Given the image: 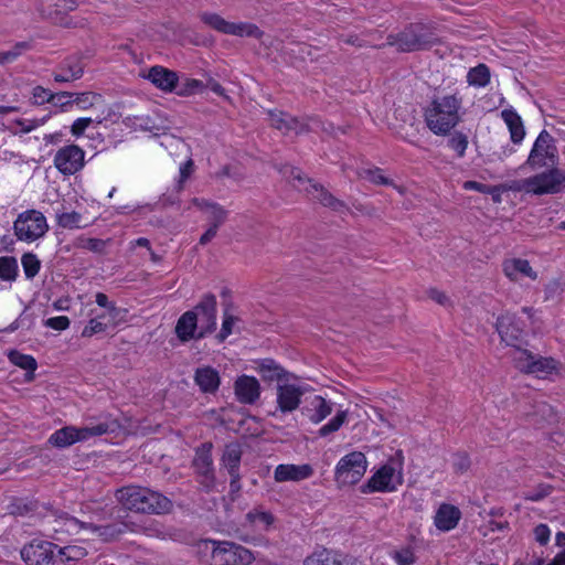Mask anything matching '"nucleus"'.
I'll return each instance as SVG.
<instances>
[{
	"label": "nucleus",
	"mask_w": 565,
	"mask_h": 565,
	"mask_svg": "<svg viewBox=\"0 0 565 565\" xmlns=\"http://www.w3.org/2000/svg\"><path fill=\"white\" fill-rule=\"evenodd\" d=\"M461 109L459 94L435 96L423 110L426 127L436 136H449L461 121Z\"/></svg>",
	"instance_id": "nucleus-1"
},
{
	"label": "nucleus",
	"mask_w": 565,
	"mask_h": 565,
	"mask_svg": "<svg viewBox=\"0 0 565 565\" xmlns=\"http://www.w3.org/2000/svg\"><path fill=\"white\" fill-rule=\"evenodd\" d=\"M117 502L136 513L163 514L172 510V501L149 488L129 484L115 491Z\"/></svg>",
	"instance_id": "nucleus-2"
},
{
	"label": "nucleus",
	"mask_w": 565,
	"mask_h": 565,
	"mask_svg": "<svg viewBox=\"0 0 565 565\" xmlns=\"http://www.w3.org/2000/svg\"><path fill=\"white\" fill-rule=\"evenodd\" d=\"M118 428V423L115 419L106 418L98 424H89L83 427L65 426L54 431L49 443L57 448L70 447L76 443H84L93 437L103 436L115 431Z\"/></svg>",
	"instance_id": "nucleus-3"
},
{
	"label": "nucleus",
	"mask_w": 565,
	"mask_h": 565,
	"mask_svg": "<svg viewBox=\"0 0 565 565\" xmlns=\"http://www.w3.org/2000/svg\"><path fill=\"white\" fill-rule=\"evenodd\" d=\"M309 391V386L302 383L296 375L279 383L275 387V409L269 415L276 419H284L296 412L302 401V396Z\"/></svg>",
	"instance_id": "nucleus-4"
},
{
	"label": "nucleus",
	"mask_w": 565,
	"mask_h": 565,
	"mask_svg": "<svg viewBox=\"0 0 565 565\" xmlns=\"http://www.w3.org/2000/svg\"><path fill=\"white\" fill-rule=\"evenodd\" d=\"M437 39L422 23H413L397 34L387 36V45L396 46L401 52L426 50L435 44Z\"/></svg>",
	"instance_id": "nucleus-5"
},
{
	"label": "nucleus",
	"mask_w": 565,
	"mask_h": 565,
	"mask_svg": "<svg viewBox=\"0 0 565 565\" xmlns=\"http://www.w3.org/2000/svg\"><path fill=\"white\" fill-rule=\"evenodd\" d=\"M280 172L288 179L292 180L294 185L301 191L307 192L312 199L319 201L323 206L330 207L333 211L342 212L348 210L344 202L333 196L321 184L316 183L313 180L307 178L298 168L285 166Z\"/></svg>",
	"instance_id": "nucleus-6"
},
{
	"label": "nucleus",
	"mask_w": 565,
	"mask_h": 565,
	"mask_svg": "<svg viewBox=\"0 0 565 565\" xmlns=\"http://www.w3.org/2000/svg\"><path fill=\"white\" fill-rule=\"evenodd\" d=\"M49 231L45 215L38 210L31 209L18 214L13 222V234L19 242L32 244Z\"/></svg>",
	"instance_id": "nucleus-7"
},
{
	"label": "nucleus",
	"mask_w": 565,
	"mask_h": 565,
	"mask_svg": "<svg viewBox=\"0 0 565 565\" xmlns=\"http://www.w3.org/2000/svg\"><path fill=\"white\" fill-rule=\"evenodd\" d=\"M205 548H211L213 565H248L255 557L253 553L233 542L205 541Z\"/></svg>",
	"instance_id": "nucleus-8"
},
{
	"label": "nucleus",
	"mask_w": 565,
	"mask_h": 565,
	"mask_svg": "<svg viewBox=\"0 0 565 565\" xmlns=\"http://www.w3.org/2000/svg\"><path fill=\"white\" fill-rule=\"evenodd\" d=\"M366 457L361 451H352L342 457L337 463L334 478L341 486L358 483L366 472Z\"/></svg>",
	"instance_id": "nucleus-9"
},
{
	"label": "nucleus",
	"mask_w": 565,
	"mask_h": 565,
	"mask_svg": "<svg viewBox=\"0 0 565 565\" xmlns=\"http://www.w3.org/2000/svg\"><path fill=\"white\" fill-rule=\"evenodd\" d=\"M201 21L213 30L241 38H255L260 39L263 35L262 30L254 23L249 22H230L223 19L220 14L213 12H202L200 14Z\"/></svg>",
	"instance_id": "nucleus-10"
},
{
	"label": "nucleus",
	"mask_w": 565,
	"mask_h": 565,
	"mask_svg": "<svg viewBox=\"0 0 565 565\" xmlns=\"http://www.w3.org/2000/svg\"><path fill=\"white\" fill-rule=\"evenodd\" d=\"M514 366L523 373L544 376L557 370L558 362L553 358L535 355L525 349H516L511 353Z\"/></svg>",
	"instance_id": "nucleus-11"
},
{
	"label": "nucleus",
	"mask_w": 565,
	"mask_h": 565,
	"mask_svg": "<svg viewBox=\"0 0 565 565\" xmlns=\"http://www.w3.org/2000/svg\"><path fill=\"white\" fill-rule=\"evenodd\" d=\"M558 159V151L554 138L546 130L537 136L530 151L526 164L531 168L554 166Z\"/></svg>",
	"instance_id": "nucleus-12"
},
{
	"label": "nucleus",
	"mask_w": 565,
	"mask_h": 565,
	"mask_svg": "<svg viewBox=\"0 0 565 565\" xmlns=\"http://www.w3.org/2000/svg\"><path fill=\"white\" fill-rule=\"evenodd\" d=\"M57 171L64 175H73L85 166V151L77 145H67L60 148L53 159Z\"/></svg>",
	"instance_id": "nucleus-13"
},
{
	"label": "nucleus",
	"mask_w": 565,
	"mask_h": 565,
	"mask_svg": "<svg viewBox=\"0 0 565 565\" xmlns=\"http://www.w3.org/2000/svg\"><path fill=\"white\" fill-rule=\"evenodd\" d=\"M403 482V476L401 471L391 465H384L380 468L367 481L365 486L366 492H392L395 491L398 486Z\"/></svg>",
	"instance_id": "nucleus-14"
},
{
	"label": "nucleus",
	"mask_w": 565,
	"mask_h": 565,
	"mask_svg": "<svg viewBox=\"0 0 565 565\" xmlns=\"http://www.w3.org/2000/svg\"><path fill=\"white\" fill-rule=\"evenodd\" d=\"M529 184L532 185V194L542 195L557 193L565 188V172L554 168L530 177Z\"/></svg>",
	"instance_id": "nucleus-15"
},
{
	"label": "nucleus",
	"mask_w": 565,
	"mask_h": 565,
	"mask_svg": "<svg viewBox=\"0 0 565 565\" xmlns=\"http://www.w3.org/2000/svg\"><path fill=\"white\" fill-rule=\"evenodd\" d=\"M192 311L198 315L199 337H205L216 329L217 301L214 295H204Z\"/></svg>",
	"instance_id": "nucleus-16"
},
{
	"label": "nucleus",
	"mask_w": 565,
	"mask_h": 565,
	"mask_svg": "<svg viewBox=\"0 0 565 565\" xmlns=\"http://www.w3.org/2000/svg\"><path fill=\"white\" fill-rule=\"evenodd\" d=\"M303 565H361V563L340 551L318 546L303 559Z\"/></svg>",
	"instance_id": "nucleus-17"
},
{
	"label": "nucleus",
	"mask_w": 565,
	"mask_h": 565,
	"mask_svg": "<svg viewBox=\"0 0 565 565\" xmlns=\"http://www.w3.org/2000/svg\"><path fill=\"white\" fill-rule=\"evenodd\" d=\"M193 466L200 476V483L207 490L214 486L215 477L212 459V444H202L195 452Z\"/></svg>",
	"instance_id": "nucleus-18"
},
{
	"label": "nucleus",
	"mask_w": 565,
	"mask_h": 565,
	"mask_svg": "<svg viewBox=\"0 0 565 565\" xmlns=\"http://www.w3.org/2000/svg\"><path fill=\"white\" fill-rule=\"evenodd\" d=\"M85 64L83 57L77 54L66 56L53 71L55 83H71L79 79L84 74Z\"/></svg>",
	"instance_id": "nucleus-19"
},
{
	"label": "nucleus",
	"mask_w": 565,
	"mask_h": 565,
	"mask_svg": "<svg viewBox=\"0 0 565 565\" xmlns=\"http://www.w3.org/2000/svg\"><path fill=\"white\" fill-rule=\"evenodd\" d=\"M267 115L270 126L282 131L284 134H288L290 131H294L295 134H301L309 129H315V126L318 125L317 120H312L310 126L302 124L297 118L291 117L281 110H268Z\"/></svg>",
	"instance_id": "nucleus-20"
},
{
	"label": "nucleus",
	"mask_w": 565,
	"mask_h": 565,
	"mask_svg": "<svg viewBox=\"0 0 565 565\" xmlns=\"http://www.w3.org/2000/svg\"><path fill=\"white\" fill-rule=\"evenodd\" d=\"M234 393L239 403L253 405L259 399L262 387L256 377L241 375L234 382Z\"/></svg>",
	"instance_id": "nucleus-21"
},
{
	"label": "nucleus",
	"mask_w": 565,
	"mask_h": 565,
	"mask_svg": "<svg viewBox=\"0 0 565 565\" xmlns=\"http://www.w3.org/2000/svg\"><path fill=\"white\" fill-rule=\"evenodd\" d=\"M145 78L151 82L158 89L164 93L173 92L179 83L178 73L160 65L150 67L142 74Z\"/></svg>",
	"instance_id": "nucleus-22"
},
{
	"label": "nucleus",
	"mask_w": 565,
	"mask_h": 565,
	"mask_svg": "<svg viewBox=\"0 0 565 565\" xmlns=\"http://www.w3.org/2000/svg\"><path fill=\"white\" fill-rule=\"evenodd\" d=\"M502 270L507 278L516 282L526 277L532 280L537 279V273L532 268L527 259L508 258L502 263Z\"/></svg>",
	"instance_id": "nucleus-23"
},
{
	"label": "nucleus",
	"mask_w": 565,
	"mask_h": 565,
	"mask_svg": "<svg viewBox=\"0 0 565 565\" xmlns=\"http://www.w3.org/2000/svg\"><path fill=\"white\" fill-rule=\"evenodd\" d=\"M174 332L177 338L181 342H189L191 340L202 339L203 337H199L200 326L198 322V315L194 311H185L178 319Z\"/></svg>",
	"instance_id": "nucleus-24"
},
{
	"label": "nucleus",
	"mask_w": 565,
	"mask_h": 565,
	"mask_svg": "<svg viewBox=\"0 0 565 565\" xmlns=\"http://www.w3.org/2000/svg\"><path fill=\"white\" fill-rule=\"evenodd\" d=\"M313 475V468L309 463L303 465H278L274 471V479L277 482L301 481Z\"/></svg>",
	"instance_id": "nucleus-25"
},
{
	"label": "nucleus",
	"mask_w": 565,
	"mask_h": 565,
	"mask_svg": "<svg viewBox=\"0 0 565 565\" xmlns=\"http://www.w3.org/2000/svg\"><path fill=\"white\" fill-rule=\"evenodd\" d=\"M52 551H54L53 543H31L21 550V557L28 565H47Z\"/></svg>",
	"instance_id": "nucleus-26"
},
{
	"label": "nucleus",
	"mask_w": 565,
	"mask_h": 565,
	"mask_svg": "<svg viewBox=\"0 0 565 565\" xmlns=\"http://www.w3.org/2000/svg\"><path fill=\"white\" fill-rule=\"evenodd\" d=\"M497 330L508 345L521 349L519 343L523 337V330L515 323L514 318L511 316H502L497 321Z\"/></svg>",
	"instance_id": "nucleus-27"
},
{
	"label": "nucleus",
	"mask_w": 565,
	"mask_h": 565,
	"mask_svg": "<svg viewBox=\"0 0 565 565\" xmlns=\"http://www.w3.org/2000/svg\"><path fill=\"white\" fill-rule=\"evenodd\" d=\"M242 458V449L241 446L236 443H232L225 446L223 456H222V465L227 469L231 476V487L238 488L239 481V463Z\"/></svg>",
	"instance_id": "nucleus-28"
},
{
	"label": "nucleus",
	"mask_w": 565,
	"mask_h": 565,
	"mask_svg": "<svg viewBox=\"0 0 565 565\" xmlns=\"http://www.w3.org/2000/svg\"><path fill=\"white\" fill-rule=\"evenodd\" d=\"M89 529L104 542H113L127 532H135V523L132 522H114L105 525L89 524Z\"/></svg>",
	"instance_id": "nucleus-29"
},
{
	"label": "nucleus",
	"mask_w": 565,
	"mask_h": 565,
	"mask_svg": "<svg viewBox=\"0 0 565 565\" xmlns=\"http://www.w3.org/2000/svg\"><path fill=\"white\" fill-rule=\"evenodd\" d=\"M460 519L461 512L457 507L443 503L435 514L434 523L438 530L448 532L458 525Z\"/></svg>",
	"instance_id": "nucleus-30"
},
{
	"label": "nucleus",
	"mask_w": 565,
	"mask_h": 565,
	"mask_svg": "<svg viewBox=\"0 0 565 565\" xmlns=\"http://www.w3.org/2000/svg\"><path fill=\"white\" fill-rule=\"evenodd\" d=\"M256 371L260 374L265 382H276V385L289 380L295 374L287 372L274 360L265 359L257 363Z\"/></svg>",
	"instance_id": "nucleus-31"
},
{
	"label": "nucleus",
	"mask_w": 565,
	"mask_h": 565,
	"mask_svg": "<svg viewBox=\"0 0 565 565\" xmlns=\"http://www.w3.org/2000/svg\"><path fill=\"white\" fill-rule=\"evenodd\" d=\"M194 382L203 393H215L221 384L218 372L212 366L196 369Z\"/></svg>",
	"instance_id": "nucleus-32"
},
{
	"label": "nucleus",
	"mask_w": 565,
	"mask_h": 565,
	"mask_svg": "<svg viewBox=\"0 0 565 565\" xmlns=\"http://www.w3.org/2000/svg\"><path fill=\"white\" fill-rule=\"evenodd\" d=\"M192 204L206 214L210 225L220 227L227 217V211L215 202H209L204 199H193Z\"/></svg>",
	"instance_id": "nucleus-33"
},
{
	"label": "nucleus",
	"mask_w": 565,
	"mask_h": 565,
	"mask_svg": "<svg viewBox=\"0 0 565 565\" xmlns=\"http://www.w3.org/2000/svg\"><path fill=\"white\" fill-rule=\"evenodd\" d=\"M501 117L509 128L511 140L514 143H520L525 136L523 121L514 109H504Z\"/></svg>",
	"instance_id": "nucleus-34"
},
{
	"label": "nucleus",
	"mask_w": 565,
	"mask_h": 565,
	"mask_svg": "<svg viewBox=\"0 0 565 565\" xmlns=\"http://www.w3.org/2000/svg\"><path fill=\"white\" fill-rule=\"evenodd\" d=\"M75 2L73 0H40L41 13L50 19L64 11L73 10Z\"/></svg>",
	"instance_id": "nucleus-35"
},
{
	"label": "nucleus",
	"mask_w": 565,
	"mask_h": 565,
	"mask_svg": "<svg viewBox=\"0 0 565 565\" xmlns=\"http://www.w3.org/2000/svg\"><path fill=\"white\" fill-rule=\"evenodd\" d=\"M310 405L311 408L309 411L311 414L309 418L313 424L321 423L332 413V403L328 402L322 396L316 395Z\"/></svg>",
	"instance_id": "nucleus-36"
},
{
	"label": "nucleus",
	"mask_w": 565,
	"mask_h": 565,
	"mask_svg": "<svg viewBox=\"0 0 565 565\" xmlns=\"http://www.w3.org/2000/svg\"><path fill=\"white\" fill-rule=\"evenodd\" d=\"M31 41L17 42L8 51L0 52V65L11 64L17 61L22 54L32 50Z\"/></svg>",
	"instance_id": "nucleus-37"
},
{
	"label": "nucleus",
	"mask_w": 565,
	"mask_h": 565,
	"mask_svg": "<svg viewBox=\"0 0 565 565\" xmlns=\"http://www.w3.org/2000/svg\"><path fill=\"white\" fill-rule=\"evenodd\" d=\"M467 82L471 86L484 87L490 82V71L487 65L479 64L467 74Z\"/></svg>",
	"instance_id": "nucleus-38"
},
{
	"label": "nucleus",
	"mask_w": 565,
	"mask_h": 565,
	"mask_svg": "<svg viewBox=\"0 0 565 565\" xmlns=\"http://www.w3.org/2000/svg\"><path fill=\"white\" fill-rule=\"evenodd\" d=\"M247 521L259 530H268L274 523V515L269 512L254 509L246 514Z\"/></svg>",
	"instance_id": "nucleus-39"
},
{
	"label": "nucleus",
	"mask_w": 565,
	"mask_h": 565,
	"mask_svg": "<svg viewBox=\"0 0 565 565\" xmlns=\"http://www.w3.org/2000/svg\"><path fill=\"white\" fill-rule=\"evenodd\" d=\"M19 267L14 257H0V279L4 281H14L18 277Z\"/></svg>",
	"instance_id": "nucleus-40"
},
{
	"label": "nucleus",
	"mask_w": 565,
	"mask_h": 565,
	"mask_svg": "<svg viewBox=\"0 0 565 565\" xmlns=\"http://www.w3.org/2000/svg\"><path fill=\"white\" fill-rule=\"evenodd\" d=\"M47 117L33 119H15L11 122L10 130L18 134H28L45 124Z\"/></svg>",
	"instance_id": "nucleus-41"
},
{
	"label": "nucleus",
	"mask_w": 565,
	"mask_h": 565,
	"mask_svg": "<svg viewBox=\"0 0 565 565\" xmlns=\"http://www.w3.org/2000/svg\"><path fill=\"white\" fill-rule=\"evenodd\" d=\"M73 102L79 109L86 110L102 103V96L92 92L73 93Z\"/></svg>",
	"instance_id": "nucleus-42"
},
{
	"label": "nucleus",
	"mask_w": 565,
	"mask_h": 565,
	"mask_svg": "<svg viewBox=\"0 0 565 565\" xmlns=\"http://www.w3.org/2000/svg\"><path fill=\"white\" fill-rule=\"evenodd\" d=\"M8 358L12 364L31 373L36 370L38 364L32 355L23 354L17 350H12L9 352Z\"/></svg>",
	"instance_id": "nucleus-43"
},
{
	"label": "nucleus",
	"mask_w": 565,
	"mask_h": 565,
	"mask_svg": "<svg viewBox=\"0 0 565 565\" xmlns=\"http://www.w3.org/2000/svg\"><path fill=\"white\" fill-rule=\"evenodd\" d=\"M21 264L28 279H33L41 269V262L33 253H24L21 257Z\"/></svg>",
	"instance_id": "nucleus-44"
},
{
	"label": "nucleus",
	"mask_w": 565,
	"mask_h": 565,
	"mask_svg": "<svg viewBox=\"0 0 565 565\" xmlns=\"http://www.w3.org/2000/svg\"><path fill=\"white\" fill-rule=\"evenodd\" d=\"M56 222H57V225L63 228H70V230L78 228V227H81L82 215L75 211L56 212Z\"/></svg>",
	"instance_id": "nucleus-45"
},
{
	"label": "nucleus",
	"mask_w": 565,
	"mask_h": 565,
	"mask_svg": "<svg viewBox=\"0 0 565 565\" xmlns=\"http://www.w3.org/2000/svg\"><path fill=\"white\" fill-rule=\"evenodd\" d=\"M448 139V146L457 153L459 158H462L468 148V136L461 131L450 132Z\"/></svg>",
	"instance_id": "nucleus-46"
},
{
	"label": "nucleus",
	"mask_w": 565,
	"mask_h": 565,
	"mask_svg": "<svg viewBox=\"0 0 565 565\" xmlns=\"http://www.w3.org/2000/svg\"><path fill=\"white\" fill-rule=\"evenodd\" d=\"M104 120L103 116H97L96 118L90 117H81L77 118L73 125L71 126V132L74 137H81L84 135L85 130L90 126V124H102Z\"/></svg>",
	"instance_id": "nucleus-47"
},
{
	"label": "nucleus",
	"mask_w": 565,
	"mask_h": 565,
	"mask_svg": "<svg viewBox=\"0 0 565 565\" xmlns=\"http://www.w3.org/2000/svg\"><path fill=\"white\" fill-rule=\"evenodd\" d=\"M347 417H348L347 411L338 412L337 415L329 423H327L319 429V435L324 437L331 433L339 430L340 427L347 420Z\"/></svg>",
	"instance_id": "nucleus-48"
},
{
	"label": "nucleus",
	"mask_w": 565,
	"mask_h": 565,
	"mask_svg": "<svg viewBox=\"0 0 565 565\" xmlns=\"http://www.w3.org/2000/svg\"><path fill=\"white\" fill-rule=\"evenodd\" d=\"M360 175L369 181H371L374 184H381V185H390L392 184V180L386 178L382 170L379 168L375 169H365L363 170Z\"/></svg>",
	"instance_id": "nucleus-49"
},
{
	"label": "nucleus",
	"mask_w": 565,
	"mask_h": 565,
	"mask_svg": "<svg viewBox=\"0 0 565 565\" xmlns=\"http://www.w3.org/2000/svg\"><path fill=\"white\" fill-rule=\"evenodd\" d=\"M107 330L108 328L106 327V322H103L99 319L93 317L82 330V337L92 338L93 335L104 333Z\"/></svg>",
	"instance_id": "nucleus-50"
},
{
	"label": "nucleus",
	"mask_w": 565,
	"mask_h": 565,
	"mask_svg": "<svg viewBox=\"0 0 565 565\" xmlns=\"http://www.w3.org/2000/svg\"><path fill=\"white\" fill-rule=\"evenodd\" d=\"M73 96L74 94L70 92L53 93L51 104L60 107L63 111H67L74 105Z\"/></svg>",
	"instance_id": "nucleus-51"
},
{
	"label": "nucleus",
	"mask_w": 565,
	"mask_h": 565,
	"mask_svg": "<svg viewBox=\"0 0 565 565\" xmlns=\"http://www.w3.org/2000/svg\"><path fill=\"white\" fill-rule=\"evenodd\" d=\"M471 466V461L469 456L466 452H458L454 455L452 458V468L454 471L458 475L466 473Z\"/></svg>",
	"instance_id": "nucleus-52"
},
{
	"label": "nucleus",
	"mask_w": 565,
	"mask_h": 565,
	"mask_svg": "<svg viewBox=\"0 0 565 565\" xmlns=\"http://www.w3.org/2000/svg\"><path fill=\"white\" fill-rule=\"evenodd\" d=\"M96 303L104 308L105 310H108V316L113 318L114 316H120L122 313L121 309L117 308L116 305L111 301H109L107 295L103 292H97L95 296Z\"/></svg>",
	"instance_id": "nucleus-53"
},
{
	"label": "nucleus",
	"mask_w": 565,
	"mask_h": 565,
	"mask_svg": "<svg viewBox=\"0 0 565 565\" xmlns=\"http://www.w3.org/2000/svg\"><path fill=\"white\" fill-rule=\"evenodd\" d=\"M204 85L201 81L194 78H186L182 84L180 90H178V95L180 96H190L203 89Z\"/></svg>",
	"instance_id": "nucleus-54"
},
{
	"label": "nucleus",
	"mask_w": 565,
	"mask_h": 565,
	"mask_svg": "<svg viewBox=\"0 0 565 565\" xmlns=\"http://www.w3.org/2000/svg\"><path fill=\"white\" fill-rule=\"evenodd\" d=\"M61 548L64 552V555L66 556V559L71 565H73V563L82 559L87 555V551L82 546L70 545Z\"/></svg>",
	"instance_id": "nucleus-55"
},
{
	"label": "nucleus",
	"mask_w": 565,
	"mask_h": 565,
	"mask_svg": "<svg viewBox=\"0 0 565 565\" xmlns=\"http://www.w3.org/2000/svg\"><path fill=\"white\" fill-rule=\"evenodd\" d=\"M392 557L398 565H413L415 563L413 550L409 547L393 552Z\"/></svg>",
	"instance_id": "nucleus-56"
},
{
	"label": "nucleus",
	"mask_w": 565,
	"mask_h": 565,
	"mask_svg": "<svg viewBox=\"0 0 565 565\" xmlns=\"http://www.w3.org/2000/svg\"><path fill=\"white\" fill-rule=\"evenodd\" d=\"M236 317L227 313L226 311L224 312L222 328L217 335L220 341H224L233 332V327L236 323Z\"/></svg>",
	"instance_id": "nucleus-57"
},
{
	"label": "nucleus",
	"mask_w": 565,
	"mask_h": 565,
	"mask_svg": "<svg viewBox=\"0 0 565 565\" xmlns=\"http://www.w3.org/2000/svg\"><path fill=\"white\" fill-rule=\"evenodd\" d=\"M107 242L99 238H84L81 241V246L85 249L95 253H104Z\"/></svg>",
	"instance_id": "nucleus-58"
},
{
	"label": "nucleus",
	"mask_w": 565,
	"mask_h": 565,
	"mask_svg": "<svg viewBox=\"0 0 565 565\" xmlns=\"http://www.w3.org/2000/svg\"><path fill=\"white\" fill-rule=\"evenodd\" d=\"M551 491L552 488L550 486L541 484L536 489L526 492L524 498L529 501L536 502L547 497L551 493Z\"/></svg>",
	"instance_id": "nucleus-59"
},
{
	"label": "nucleus",
	"mask_w": 565,
	"mask_h": 565,
	"mask_svg": "<svg viewBox=\"0 0 565 565\" xmlns=\"http://www.w3.org/2000/svg\"><path fill=\"white\" fill-rule=\"evenodd\" d=\"M53 93L43 86H35L32 90V97L35 104L51 103Z\"/></svg>",
	"instance_id": "nucleus-60"
},
{
	"label": "nucleus",
	"mask_w": 565,
	"mask_h": 565,
	"mask_svg": "<svg viewBox=\"0 0 565 565\" xmlns=\"http://www.w3.org/2000/svg\"><path fill=\"white\" fill-rule=\"evenodd\" d=\"M44 324L54 330L63 331L70 327V319L66 316L49 318Z\"/></svg>",
	"instance_id": "nucleus-61"
},
{
	"label": "nucleus",
	"mask_w": 565,
	"mask_h": 565,
	"mask_svg": "<svg viewBox=\"0 0 565 565\" xmlns=\"http://www.w3.org/2000/svg\"><path fill=\"white\" fill-rule=\"evenodd\" d=\"M47 565H71L64 555V552L61 547L54 544V551L51 552L50 557L47 558Z\"/></svg>",
	"instance_id": "nucleus-62"
},
{
	"label": "nucleus",
	"mask_w": 565,
	"mask_h": 565,
	"mask_svg": "<svg viewBox=\"0 0 565 565\" xmlns=\"http://www.w3.org/2000/svg\"><path fill=\"white\" fill-rule=\"evenodd\" d=\"M534 536L536 542L541 545H545L550 541L551 531L546 524H539L534 529Z\"/></svg>",
	"instance_id": "nucleus-63"
},
{
	"label": "nucleus",
	"mask_w": 565,
	"mask_h": 565,
	"mask_svg": "<svg viewBox=\"0 0 565 565\" xmlns=\"http://www.w3.org/2000/svg\"><path fill=\"white\" fill-rule=\"evenodd\" d=\"M194 163L191 159L185 161L180 167V179H179V185L178 190H182L184 181L190 177V174L193 172Z\"/></svg>",
	"instance_id": "nucleus-64"
}]
</instances>
